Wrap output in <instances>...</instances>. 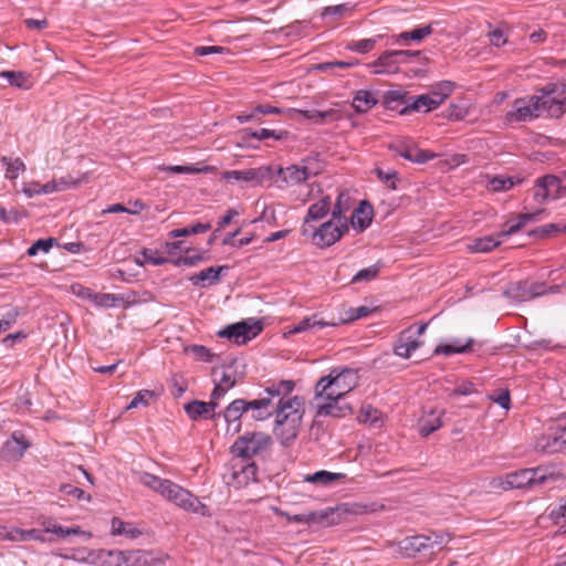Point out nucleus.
Wrapping results in <instances>:
<instances>
[{"mask_svg": "<svg viewBox=\"0 0 566 566\" xmlns=\"http://www.w3.org/2000/svg\"><path fill=\"white\" fill-rule=\"evenodd\" d=\"M128 554H129V551L112 549L109 566H122V565L129 566Z\"/></svg>", "mask_w": 566, "mask_h": 566, "instance_id": "680f3d73", "label": "nucleus"}, {"mask_svg": "<svg viewBox=\"0 0 566 566\" xmlns=\"http://www.w3.org/2000/svg\"><path fill=\"white\" fill-rule=\"evenodd\" d=\"M389 149L398 156L417 164H424L434 157L432 153L420 149L411 139L397 140L389 146Z\"/></svg>", "mask_w": 566, "mask_h": 566, "instance_id": "dca6fc26", "label": "nucleus"}, {"mask_svg": "<svg viewBox=\"0 0 566 566\" xmlns=\"http://www.w3.org/2000/svg\"><path fill=\"white\" fill-rule=\"evenodd\" d=\"M515 186V181L511 177L496 176L489 181V187L492 191H506Z\"/></svg>", "mask_w": 566, "mask_h": 566, "instance_id": "a18cd8bd", "label": "nucleus"}, {"mask_svg": "<svg viewBox=\"0 0 566 566\" xmlns=\"http://www.w3.org/2000/svg\"><path fill=\"white\" fill-rule=\"evenodd\" d=\"M526 471H528L531 473L528 475L531 486L541 485V484L545 483L548 479L547 469H545V468H542V467L531 468V469H526Z\"/></svg>", "mask_w": 566, "mask_h": 566, "instance_id": "603ef678", "label": "nucleus"}, {"mask_svg": "<svg viewBox=\"0 0 566 566\" xmlns=\"http://www.w3.org/2000/svg\"><path fill=\"white\" fill-rule=\"evenodd\" d=\"M153 398H155V392L153 390H139L127 406V409L137 408L139 406L147 407Z\"/></svg>", "mask_w": 566, "mask_h": 566, "instance_id": "8fccbe9b", "label": "nucleus"}, {"mask_svg": "<svg viewBox=\"0 0 566 566\" xmlns=\"http://www.w3.org/2000/svg\"><path fill=\"white\" fill-rule=\"evenodd\" d=\"M142 259L137 258L136 263L138 265L153 264V265H163L169 262V260L159 254L158 250L144 248L140 251Z\"/></svg>", "mask_w": 566, "mask_h": 566, "instance_id": "58836bf2", "label": "nucleus"}, {"mask_svg": "<svg viewBox=\"0 0 566 566\" xmlns=\"http://www.w3.org/2000/svg\"><path fill=\"white\" fill-rule=\"evenodd\" d=\"M221 177L226 181L234 180L261 185L274 179V170L271 166H261L245 170H226L222 172Z\"/></svg>", "mask_w": 566, "mask_h": 566, "instance_id": "ddd939ff", "label": "nucleus"}, {"mask_svg": "<svg viewBox=\"0 0 566 566\" xmlns=\"http://www.w3.org/2000/svg\"><path fill=\"white\" fill-rule=\"evenodd\" d=\"M272 444V438L262 431L247 432L234 441L231 452L243 460H250L266 451Z\"/></svg>", "mask_w": 566, "mask_h": 566, "instance_id": "423d86ee", "label": "nucleus"}, {"mask_svg": "<svg viewBox=\"0 0 566 566\" xmlns=\"http://www.w3.org/2000/svg\"><path fill=\"white\" fill-rule=\"evenodd\" d=\"M111 533L112 535H125L129 538H137L142 535V532L133 526L130 523H126L119 517H113L111 522Z\"/></svg>", "mask_w": 566, "mask_h": 566, "instance_id": "72a5a7b5", "label": "nucleus"}, {"mask_svg": "<svg viewBox=\"0 0 566 566\" xmlns=\"http://www.w3.org/2000/svg\"><path fill=\"white\" fill-rule=\"evenodd\" d=\"M186 352L191 354L197 360L209 363L212 360L213 354L209 348L202 345H192L186 348Z\"/></svg>", "mask_w": 566, "mask_h": 566, "instance_id": "3c124183", "label": "nucleus"}, {"mask_svg": "<svg viewBox=\"0 0 566 566\" xmlns=\"http://www.w3.org/2000/svg\"><path fill=\"white\" fill-rule=\"evenodd\" d=\"M398 547L403 557L432 559V545L430 537L426 535L408 536L398 543Z\"/></svg>", "mask_w": 566, "mask_h": 566, "instance_id": "9b49d317", "label": "nucleus"}, {"mask_svg": "<svg viewBox=\"0 0 566 566\" xmlns=\"http://www.w3.org/2000/svg\"><path fill=\"white\" fill-rule=\"evenodd\" d=\"M357 420L361 423H368L374 428H380L384 423L381 411L370 405L360 408Z\"/></svg>", "mask_w": 566, "mask_h": 566, "instance_id": "2f4dec72", "label": "nucleus"}, {"mask_svg": "<svg viewBox=\"0 0 566 566\" xmlns=\"http://www.w3.org/2000/svg\"><path fill=\"white\" fill-rule=\"evenodd\" d=\"M373 220V207L367 201H361L353 211L350 224L358 231H364Z\"/></svg>", "mask_w": 566, "mask_h": 566, "instance_id": "393cba45", "label": "nucleus"}, {"mask_svg": "<svg viewBox=\"0 0 566 566\" xmlns=\"http://www.w3.org/2000/svg\"><path fill=\"white\" fill-rule=\"evenodd\" d=\"M376 104L377 99L374 97L373 93L365 90H359L353 99V107L357 113H366Z\"/></svg>", "mask_w": 566, "mask_h": 566, "instance_id": "f704fd0d", "label": "nucleus"}, {"mask_svg": "<svg viewBox=\"0 0 566 566\" xmlns=\"http://www.w3.org/2000/svg\"><path fill=\"white\" fill-rule=\"evenodd\" d=\"M432 32H433L432 24H427L423 27L416 28L411 31H406V32L400 33L399 40H401V41L412 40V41L419 42V41L423 40L426 36L430 35Z\"/></svg>", "mask_w": 566, "mask_h": 566, "instance_id": "79ce46f5", "label": "nucleus"}, {"mask_svg": "<svg viewBox=\"0 0 566 566\" xmlns=\"http://www.w3.org/2000/svg\"><path fill=\"white\" fill-rule=\"evenodd\" d=\"M262 329L263 324L260 319L249 318L226 326L223 329L218 332V336L226 337L237 345H244L256 337Z\"/></svg>", "mask_w": 566, "mask_h": 566, "instance_id": "0eeeda50", "label": "nucleus"}, {"mask_svg": "<svg viewBox=\"0 0 566 566\" xmlns=\"http://www.w3.org/2000/svg\"><path fill=\"white\" fill-rule=\"evenodd\" d=\"M258 467L254 462H238L231 465L228 474V484L234 488H242L252 481H256Z\"/></svg>", "mask_w": 566, "mask_h": 566, "instance_id": "a211bd4d", "label": "nucleus"}, {"mask_svg": "<svg viewBox=\"0 0 566 566\" xmlns=\"http://www.w3.org/2000/svg\"><path fill=\"white\" fill-rule=\"evenodd\" d=\"M531 473L526 469H521L504 475L495 476L491 480L490 486L494 490L509 491L513 489H523L530 485Z\"/></svg>", "mask_w": 566, "mask_h": 566, "instance_id": "f3484780", "label": "nucleus"}, {"mask_svg": "<svg viewBox=\"0 0 566 566\" xmlns=\"http://www.w3.org/2000/svg\"><path fill=\"white\" fill-rule=\"evenodd\" d=\"M20 315V310L18 307H11L0 319V333L8 331L15 322Z\"/></svg>", "mask_w": 566, "mask_h": 566, "instance_id": "13d9d810", "label": "nucleus"}, {"mask_svg": "<svg viewBox=\"0 0 566 566\" xmlns=\"http://www.w3.org/2000/svg\"><path fill=\"white\" fill-rule=\"evenodd\" d=\"M135 207H138V209L137 210H129V208L125 207L122 203H114V205H111L109 207H107L105 210H103V213L126 212V213H129V214H138L145 208V205L142 201L136 200L135 201Z\"/></svg>", "mask_w": 566, "mask_h": 566, "instance_id": "6e6d98bb", "label": "nucleus"}, {"mask_svg": "<svg viewBox=\"0 0 566 566\" xmlns=\"http://www.w3.org/2000/svg\"><path fill=\"white\" fill-rule=\"evenodd\" d=\"M375 172L378 179L381 182H384L389 189H397V181L399 180V177L396 170L384 171L381 168H376Z\"/></svg>", "mask_w": 566, "mask_h": 566, "instance_id": "09e8293b", "label": "nucleus"}, {"mask_svg": "<svg viewBox=\"0 0 566 566\" xmlns=\"http://www.w3.org/2000/svg\"><path fill=\"white\" fill-rule=\"evenodd\" d=\"M56 243V239L48 238V239H39L35 241L27 251L29 256L36 255L40 251L48 253L50 249Z\"/></svg>", "mask_w": 566, "mask_h": 566, "instance_id": "de8ad7c7", "label": "nucleus"}, {"mask_svg": "<svg viewBox=\"0 0 566 566\" xmlns=\"http://www.w3.org/2000/svg\"><path fill=\"white\" fill-rule=\"evenodd\" d=\"M111 552L112 549H97L90 554V558L92 559V563H94L95 565L109 566Z\"/></svg>", "mask_w": 566, "mask_h": 566, "instance_id": "052dcab7", "label": "nucleus"}, {"mask_svg": "<svg viewBox=\"0 0 566 566\" xmlns=\"http://www.w3.org/2000/svg\"><path fill=\"white\" fill-rule=\"evenodd\" d=\"M332 208V201L329 196L323 197L321 200H318L315 203H312L308 207L306 217H305V223L310 221H317L323 219L328 214Z\"/></svg>", "mask_w": 566, "mask_h": 566, "instance_id": "c756f323", "label": "nucleus"}, {"mask_svg": "<svg viewBox=\"0 0 566 566\" xmlns=\"http://www.w3.org/2000/svg\"><path fill=\"white\" fill-rule=\"evenodd\" d=\"M370 310L367 306H359L357 308H350L345 318H342L339 323L353 322L355 319L366 317L370 314Z\"/></svg>", "mask_w": 566, "mask_h": 566, "instance_id": "0e129e2a", "label": "nucleus"}, {"mask_svg": "<svg viewBox=\"0 0 566 566\" xmlns=\"http://www.w3.org/2000/svg\"><path fill=\"white\" fill-rule=\"evenodd\" d=\"M490 43L495 48H501L507 42V38L500 29L491 31L489 34Z\"/></svg>", "mask_w": 566, "mask_h": 566, "instance_id": "774afa93", "label": "nucleus"}, {"mask_svg": "<svg viewBox=\"0 0 566 566\" xmlns=\"http://www.w3.org/2000/svg\"><path fill=\"white\" fill-rule=\"evenodd\" d=\"M558 91L557 85L548 84L542 90V95L517 98L513 109L506 114V120L526 122L546 113L549 117L559 118L566 112V95Z\"/></svg>", "mask_w": 566, "mask_h": 566, "instance_id": "f03ea898", "label": "nucleus"}, {"mask_svg": "<svg viewBox=\"0 0 566 566\" xmlns=\"http://www.w3.org/2000/svg\"><path fill=\"white\" fill-rule=\"evenodd\" d=\"M504 295L516 301V302H526L531 300L530 294V282L528 281H517L507 285L504 291Z\"/></svg>", "mask_w": 566, "mask_h": 566, "instance_id": "7c9ffc66", "label": "nucleus"}, {"mask_svg": "<svg viewBox=\"0 0 566 566\" xmlns=\"http://www.w3.org/2000/svg\"><path fill=\"white\" fill-rule=\"evenodd\" d=\"M563 196L560 179L553 175H546L537 179L533 188L534 200L542 205L549 200H556Z\"/></svg>", "mask_w": 566, "mask_h": 566, "instance_id": "2eb2a0df", "label": "nucleus"}, {"mask_svg": "<svg viewBox=\"0 0 566 566\" xmlns=\"http://www.w3.org/2000/svg\"><path fill=\"white\" fill-rule=\"evenodd\" d=\"M286 396H281L277 398V403H275V421L274 422H292V423H302V418L304 416V400L294 396L292 398L285 399Z\"/></svg>", "mask_w": 566, "mask_h": 566, "instance_id": "9d476101", "label": "nucleus"}, {"mask_svg": "<svg viewBox=\"0 0 566 566\" xmlns=\"http://www.w3.org/2000/svg\"><path fill=\"white\" fill-rule=\"evenodd\" d=\"M436 108H437V102L432 101L431 95L422 94V95L416 96L411 104L406 105L405 108L401 111V114H405L408 111L430 112Z\"/></svg>", "mask_w": 566, "mask_h": 566, "instance_id": "e433bc0d", "label": "nucleus"}, {"mask_svg": "<svg viewBox=\"0 0 566 566\" xmlns=\"http://www.w3.org/2000/svg\"><path fill=\"white\" fill-rule=\"evenodd\" d=\"M228 269L229 268L227 265L210 266L201 270L199 273L191 275L189 281L195 286L205 289L217 284L220 281V274Z\"/></svg>", "mask_w": 566, "mask_h": 566, "instance_id": "b1692460", "label": "nucleus"}, {"mask_svg": "<svg viewBox=\"0 0 566 566\" xmlns=\"http://www.w3.org/2000/svg\"><path fill=\"white\" fill-rule=\"evenodd\" d=\"M544 212V209L536 210L535 212L530 213H521L517 217L516 222L507 221L497 237H509L516 232H518L523 227H525L528 222L536 221L538 216Z\"/></svg>", "mask_w": 566, "mask_h": 566, "instance_id": "a878e982", "label": "nucleus"}, {"mask_svg": "<svg viewBox=\"0 0 566 566\" xmlns=\"http://www.w3.org/2000/svg\"><path fill=\"white\" fill-rule=\"evenodd\" d=\"M358 374L352 368H333L315 385L313 407L317 417H345L352 413L349 405L343 403L344 397L358 385Z\"/></svg>", "mask_w": 566, "mask_h": 566, "instance_id": "f257e3e1", "label": "nucleus"}, {"mask_svg": "<svg viewBox=\"0 0 566 566\" xmlns=\"http://www.w3.org/2000/svg\"><path fill=\"white\" fill-rule=\"evenodd\" d=\"M474 340L473 338H469L465 343H462L460 339L453 340L451 344L439 345L434 349L436 355H452V354H463L471 350Z\"/></svg>", "mask_w": 566, "mask_h": 566, "instance_id": "473e14b6", "label": "nucleus"}, {"mask_svg": "<svg viewBox=\"0 0 566 566\" xmlns=\"http://www.w3.org/2000/svg\"><path fill=\"white\" fill-rule=\"evenodd\" d=\"M253 138H256L259 140H263V139H268V138H274L276 140H280L284 137V135H286L285 132H277V130H272V129H268V128H260L258 130H254L250 134Z\"/></svg>", "mask_w": 566, "mask_h": 566, "instance_id": "bf43d9fd", "label": "nucleus"}, {"mask_svg": "<svg viewBox=\"0 0 566 566\" xmlns=\"http://www.w3.org/2000/svg\"><path fill=\"white\" fill-rule=\"evenodd\" d=\"M420 55L419 51L392 50L386 51L371 64L376 74H394L398 71V64L406 62L410 56Z\"/></svg>", "mask_w": 566, "mask_h": 566, "instance_id": "f8f14e48", "label": "nucleus"}, {"mask_svg": "<svg viewBox=\"0 0 566 566\" xmlns=\"http://www.w3.org/2000/svg\"><path fill=\"white\" fill-rule=\"evenodd\" d=\"M0 538L7 539V541H12V542H24L25 541L24 530L18 528V527L8 530L7 527L1 526L0 527Z\"/></svg>", "mask_w": 566, "mask_h": 566, "instance_id": "5fc2aeb1", "label": "nucleus"}, {"mask_svg": "<svg viewBox=\"0 0 566 566\" xmlns=\"http://www.w3.org/2000/svg\"><path fill=\"white\" fill-rule=\"evenodd\" d=\"M444 411L434 407H424L418 421V430L422 437H428L442 427Z\"/></svg>", "mask_w": 566, "mask_h": 566, "instance_id": "6ab92c4d", "label": "nucleus"}, {"mask_svg": "<svg viewBox=\"0 0 566 566\" xmlns=\"http://www.w3.org/2000/svg\"><path fill=\"white\" fill-rule=\"evenodd\" d=\"M0 161L6 166V177L8 179H15L18 176L25 170V165L20 158H10L2 156Z\"/></svg>", "mask_w": 566, "mask_h": 566, "instance_id": "ea45409f", "label": "nucleus"}, {"mask_svg": "<svg viewBox=\"0 0 566 566\" xmlns=\"http://www.w3.org/2000/svg\"><path fill=\"white\" fill-rule=\"evenodd\" d=\"M500 244L501 241L497 240L494 235H488L473 240V242L468 245V249L470 252L473 253H486L492 251Z\"/></svg>", "mask_w": 566, "mask_h": 566, "instance_id": "c9c22d12", "label": "nucleus"}, {"mask_svg": "<svg viewBox=\"0 0 566 566\" xmlns=\"http://www.w3.org/2000/svg\"><path fill=\"white\" fill-rule=\"evenodd\" d=\"M302 114L305 118L311 119L316 124H322V123H324V120L327 116H331L333 114V111L321 112L317 109H311V111H302Z\"/></svg>", "mask_w": 566, "mask_h": 566, "instance_id": "338daca9", "label": "nucleus"}, {"mask_svg": "<svg viewBox=\"0 0 566 566\" xmlns=\"http://www.w3.org/2000/svg\"><path fill=\"white\" fill-rule=\"evenodd\" d=\"M119 298L115 294L108 293H94L92 301L97 306L112 307L115 306Z\"/></svg>", "mask_w": 566, "mask_h": 566, "instance_id": "4d7b16f0", "label": "nucleus"}, {"mask_svg": "<svg viewBox=\"0 0 566 566\" xmlns=\"http://www.w3.org/2000/svg\"><path fill=\"white\" fill-rule=\"evenodd\" d=\"M566 232V224L560 226L557 223H548L542 227H538L530 232V235H535L538 238H547L552 233Z\"/></svg>", "mask_w": 566, "mask_h": 566, "instance_id": "49530a36", "label": "nucleus"}, {"mask_svg": "<svg viewBox=\"0 0 566 566\" xmlns=\"http://www.w3.org/2000/svg\"><path fill=\"white\" fill-rule=\"evenodd\" d=\"M339 323L336 322H327L323 318H319L317 314H314L308 317H304L297 324H295L290 333H302L306 331L321 329L326 326H337Z\"/></svg>", "mask_w": 566, "mask_h": 566, "instance_id": "cd10ccee", "label": "nucleus"}, {"mask_svg": "<svg viewBox=\"0 0 566 566\" xmlns=\"http://www.w3.org/2000/svg\"><path fill=\"white\" fill-rule=\"evenodd\" d=\"M223 416V419L228 423V430L233 426V432L237 433L241 430V418L243 415L248 413L245 408V399L238 398L231 401L227 408L220 412Z\"/></svg>", "mask_w": 566, "mask_h": 566, "instance_id": "4be33fe9", "label": "nucleus"}, {"mask_svg": "<svg viewBox=\"0 0 566 566\" xmlns=\"http://www.w3.org/2000/svg\"><path fill=\"white\" fill-rule=\"evenodd\" d=\"M427 327L428 323H421L417 329H413V326H409L400 332L394 345L395 355L401 358H409L412 352L422 346L423 343L419 340V337L426 332Z\"/></svg>", "mask_w": 566, "mask_h": 566, "instance_id": "1a4fd4ad", "label": "nucleus"}, {"mask_svg": "<svg viewBox=\"0 0 566 566\" xmlns=\"http://www.w3.org/2000/svg\"><path fill=\"white\" fill-rule=\"evenodd\" d=\"M376 45V40L374 39H361V40H353L346 44V49L353 52H357L360 54H365L370 52Z\"/></svg>", "mask_w": 566, "mask_h": 566, "instance_id": "37998d69", "label": "nucleus"}, {"mask_svg": "<svg viewBox=\"0 0 566 566\" xmlns=\"http://www.w3.org/2000/svg\"><path fill=\"white\" fill-rule=\"evenodd\" d=\"M274 176L276 175L281 179V185L283 186H295L301 182H304L310 177V170L307 167H300L296 165H291L286 168H277L273 169Z\"/></svg>", "mask_w": 566, "mask_h": 566, "instance_id": "aec40b11", "label": "nucleus"}, {"mask_svg": "<svg viewBox=\"0 0 566 566\" xmlns=\"http://www.w3.org/2000/svg\"><path fill=\"white\" fill-rule=\"evenodd\" d=\"M30 447L29 439L21 431H14L0 448V459L8 463L18 462Z\"/></svg>", "mask_w": 566, "mask_h": 566, "instance_id": "4468645a", "label": "nucleus"}, {"mask_svg": "<svg viewBox=\"0 0 566 566\" xmlns=\"http://www.w3.org/2000/svg\"><path fill=\"white\" fill-rule=\"evenodd\" d=\"M379 264H374L368 268L359 270L352 279V283L368 282L377 277L379 274Z\"/></svg>", "mask_w": 566, "mask_h": 566, "instance_id": "c03bdc74", "label": "nucleus"}, {"mask_svg": "<svg viewBox=\"0 0 566 566\" xmlns=\"http://www.w3.org/2000/svg\"><path fill=\"white\" fill-rule=\"evenodd\" d=\"M138 480L144 486L149 488L184 511L202 516L210 514L208 506L201 503L196 495L171 480L161 479L148 472H140Z\"/></svg>", "mask_w": 566, "mask_h": 566, "instance_id": "7ed1b4c3", "label": "nucleus"}, {"mask_svg": "<svg viewBox=\"0 0 566 566\" xmlns=\"http://www.w3.org/2000/svg\"><path fill=\"white\" fill-rule=\"evenodd\" d=\"M295 388L292 380H281L272 384L264 390L265 397L259 399L247 400L245 408L251 412V418L255 421H264L274 415V399L281 396H289Z\"/></svg>", "mask_w": 566, "mask_h": 566, "instance_id": "20e7f679", "label": "nucleus"}, {"mask_svg": "<svg viewBox=\"0 0 566 566\" xmlns=\"http://www.w3.org/2000/svg\"><path fill=\"white\" fill-rule=\"evenodd\" d=\"M429 537L432 545V556H434L437 552L441 551L443 546L449 543L450 539L448 535L438 533H432V535H430Z\"/></svg>", "mask_w": 566, "mask_h": 566, "instance_id": "69168bd1", "label": "nucleus"}, {"mask_svg": "<svg viewBox=\"0 0 566 566\" xmlns=\"http://www.w3.org/2000/svg\"><path fill=\"white\" fill-rule=\"evenodd\" d=\"M350 209V198L348 193L340 191L337 196V200L332 209V217L334 220L346 221V212Z\"/></svg>", "mask_w": 566, "mask_h": 566, "instance_id": "4c0bfd02", "label": "nucleus"}, {"mask_svg": "<svg viewBox=\"0 0 566 566\" xmlns=\"http://www.w3.org/2000/svg\"><path fill=\"white\" fill-rule=\"evenodd\" d=\"M129 566H157L164 563V559L154 556L149 551L136 549L129 551Z\"/></svg>", "mask_w": 566, "mask_h": 566, "instance_id": "c85d7f7f", "label": "nucleus"}, {"mask_svg": "<svg viewBox=\"0 0 566 566\" xmlns=\"http://www.w3.org/2000/svg\"><path fill=\"white\" fill-rule=\"evenodd\" d=\"M61 492H63L66 495L74 496L77 500L91 501V495L86 494L82 489L74 486L72 484H63L61 486Z\"/></svg>", "mask_w": 566, "mask_h": 566, "instance_id": "e2e57ef3", "label": "nucleus"}, {"mask_svg": "<svg viewBox=\"0 0 566 566\" xmlns=\"http://www.w3.org/2000/svg\"><path fill=\"white\" fill-rule=\"evenodd\" d=\"M301 423L274 422L273 433L283 446H289L298 434Z\"/></svg>", "mask_w": 566, "mask_h": 566, "instance_id": "bb28decb", "label": "nucleus"}, {"mask_svg": "<svg viewBox=\"0 0 566 566\" xmlns=\"http://www.w3.org/2000/svg\"><path fill=\"white\" fill-rule=\"evenodd\" d=\"M367 505L359 504V503H342L337 505L335 509H327L325 511L321 512H308L304 514H295L291 515L285 512H281L280 514L284 516L289 522H295V523H324L326 524H334L337 523V521L334 518V515L336 514L338 517L342 515H360L367 513Z\"/></svg>", "mask_w": 566, "mask_h": 566, "instance_id": "39448f33", "label": "nucleus"}, {"mask_svg": "<svg viewBox=\"0 0 566 566\" xmlns=\"http://www.w3.org/2000/svg\"><path fill=\"white\" fill-rule=\"evenodd\" d=\"M346 474L344 473H333L325 470L315 472L314 474L307 475L306 481L311 483H318L323 485L332 484L335 481L344 480Z\"/></svg>", "mask_w": 566, "mask_h": 566, "instance_id": "a19ab883", "label": "nucleus"}, {"mask_svg": "<svg viewBox=\"0 0 566 566\" xmlns=\"http://www.w3.org/2000/svg\"><path fill=\"white\" fill-rule=\"evenodd\" d=\"M219 402L214 401H199L193 400L185 406V410L190 419L198 420L200 418L202 419H216L217 417H220L221 413L216 412V409L218 408Z\"/></svg>", "mask_w": 566, "mask_h": 566, "instance_id": "412c9836", "label": "nucleus"}, {"mask_svg": "<svg viewBox=\"0 0 566 566\" xmlns=\"http://www.w3.org/2000/svg\"><path fill=\"white\" fill-rule=\"evenodd\" d=\"M535 449L546 454H554L566 451L555 428L536 439Z\"/></svg>", "mask_w": 566, "mask_h": 566, "instance_id": "5701e85b", "label": "nucleus"}, {"mask_svg": "<svg viewBox=\"0 0 566 566\" xmlns=\"http://www.w3.org/2000/svg\"><path fill=\"white\" fill-rule=\"evenodd\" d=\"M348 231L346 221L334 220L333 218L312 233V241L319 248H328L336 243Z\"/></svg>", "mask_w": 566, "mask_h": 566, "instance_id": "6e6552de", "label": "nucleus"}, {"mask_svg": "<svg viewBox=\"0 0 566 566\" xmlns=\"http://www.w3.org/2000/svg\"><path fill=\"white\" fill-rule=\"evenodd\" d=\"M490 399L503 409L509 410L511 407V395L509 389H497L490 395Z\"/></svg>", "mask_w": 566, "mask_h": 566, "instance_id": "864d4df0", "label": "nucleus"}]
</instances>
